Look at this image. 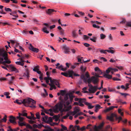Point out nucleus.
<instances>
[{
  "instance_id": "1",
  "label": "nucleus",
  "mask_w": 131,
  "mask_h": 131,
  "mask_svg": "<svg viewBox=\"0 0 131 131\" xmlns=\"http://www.w3.org/2000/svg\"><path fill=\"white\" fill-rule=\"evenodd\" d=\"M70 103V101L68 100L64 101L62 100L56 104L53 108V111L55 113L58 112L59 111L61 112L67 111L71 108V105L67 106Z\"/></svg>"
},
{
  "instance_id": "2",
  "label": "nucleus",
  "mask_w": 131,
  "mask_h": 131,
  "mask_svg": "<svg viewBox=\"0 0 131 131\" xmlns=\"http://www.w3.org/2000/svg\"><path fill=\"white\" fill-rule=\"evenodd\" d=\"M7 52L4 48L0 49V63L2 64L4 66H2L3 68L7 70V68L8 66L6 64H8V59Z\"/></svg>"
},
{
  "instance_id": "3",
  "label": "nucleus",
  "mask_w": 131,
  "mask_h": 131,
  "mask_svg": "<svg viewBox=\"0 0 131 131\" xmlns=\"http://www.w3.org/2000/svg\"><path fill=\"white\" fill-rule=\"evenodd\" d=\"M14 102H16L18 104H21L23 103L26 106H29L31 108L35 107V106L34 105L36 103V102L31 99L30 98L24 99L23 102L18 100H16V101H14Z\"/></svg>"
},
{
  "instance_id": "4",
  "label": "nucleus",
  "mask_w": 131,
  "mask_h": 131,
  "mask_svg": "<svg viewBox=\"0 0 131 131\" xmlns=\"http://www.w3.org/2000/svg\"><path fill=\"white\" fill-rule=\"evenodd\" d=\"M61 74L67 77H71L73 78V75L76 76H79V75L76 74L72 70H69L68 71L67 73L61 72Z\"/></svg>"
},
{
  "instance_id": "5",
  "label": "nucleus",
  "mask_w": 131,
  "mask_h": 131,
  "mask_svg": "<svg viewBox=\"0 0 131 131\" xmlns=\"http://www.w3.org/2000/svg\"><path fill=\"white\" fill-rule=\"evenodd\" d=\"M99 77L92 76L89 77L88 80L87 82L88 84H90L91 82L93 83L94 84L97 83L99 81L98 78ZM101 77H102L101 76Z\"/></svg>"
},
{
  "instance_id": "6",
  "label": "nucleus",
  "mask_w": 131,
  "mask_h": 131,
  "mask_svg": "<svg viewBox=\"0 0 131 131\" xmlns=\"http://www.w3.org/2000/svg\"><path fill=\"white\" fill-rule=\"evenodd\" d=\"M88 86L89 87L88 91L90 93H94L97 90V86H93L90 84H89Z\"/></svg>"
},
{
  "instance_id": "7",
  "label": "nucleus",
  "mask_w": 131,
  "mask_h": 131,
  "mask_svg": "<svg viewBox=\"0 0 131 131\" xmlns=\"http://www.w3.org/2000/svg\"><path fill=\"white\" fill-rule=\"evenodd\" d=\"M95 71L96 72L95 74L94 73H92V74L95 75L96 77H101V76H99V75L102 73V72L99 68L97 67L95 68L94 69Z\"/></svg>"
},
{
  "instance_id": "8",
  "label": "nucleus",
  "mask_w": 131,
  "mask_h": 131,
  "mask_svg": "<svg viewBox=\"0 0 131 131\" xmlns=\"http://www.w3.org/2000/svg\"><path fill=\"white\" fill-rule=\"evenodd\" d=\"M110 72L107 69L106 70V73H104L103 74V77L105 78L109 79H111L112 78V75H110L109 73Z\"/></svg>"
},
{
  "instance_id": "9",
  "label": "nucleus",
  "mask_w": 131,
  "mask_h": 131,
  "mask_svg": "<svg viewBox=\"0 0 131 131\" xmlns=\"http://www.w3.org/2000/svg\"><path fill=\"white\" fill-rule=\"evenodd\" d=\"M44 25L45 26L42 28V30L43 32L46 34H48L49 32L47 30V29L49 28V25L48 24L46 23H44Z\"/></svg>"
},
{
  "instance_id": "10",
  "label": "nucleus",
  "mask_w": 131,
  "mask_h": 131,
  "mask_svg": "<svg viewBox=\"0 0 131 131\" xmlns=\"http://www.w3.org/2000/svg\"><path fill=\"white\" fill-rule=\"evenodd\" d=\"M29 50L35 52H37L39 51V50L38 48H34L32 45L30 44V46L29 47Z\"/></svg>"
},
{
  "instance_id": "11",
  "label": "nucleus",
  "mask_w": 131,
  "mask_h": 131,
  "mask_svg": "<svg viewBox=\"0 0 131 131\" xmlns=\"http://www.w3.org/2000/svg\"><path fill=\"white\" fill-rule=\"evenodd\" d=\"M9 69L10 71H14L15 72H18V70L12 65H10L9 66Z\"/></svg>"
},
{
  "instance_id": "12",
  "label": "nucleus",
  "mask_w": 131,
  "mask_h": 131,
  "mask_svg": "<svg viewBox=\"0 0 131 131\" xmlns=\"http://www.w3.org/2000/svg\"><path fill=\"white\" fill-rule=\"evenodd\" d=\"M9 14L12 16L11 17L13 19H15L16 18L18 17V16L15 11H13L11 13H9Z\"/></svg>"
},
{
  "instance_id": "13",
  "label": "nucleus",
  "mask_w": 131,
  "mask_h": 131,
  "mask_svg": "<svg viewBox=\"0 0 131 131\" xmlns=\"http://www.w3.org/2000/svg\"><path fill=\"white\" fill-rule=\"evenodd\" d=\"M10 119L9 120L10 122L14 124L16 123L15 121V118L12 116H9Z\"/></svg>"
},
{
  "instance_id": "14",
  "label": "nucleus",
  "mask_w": 131,
  "mask_h": 131,
  "mask_svg": "<svg viewBox=\"0 0 131 131\" xmlns=\"http://www.w3.org/2000/svg\"><path fill=\"white\" fill-rule=\"evenodd\" d=\"M86 99H81L80 98L79 101V105L81 106H84V104H83V103H84L86 101Z\"/></svg>"
},
{
  "instance_id": "15",
  "label": "nucleus",
  "mask_w": 131,
  "mask_h": 131,
  "mask_svg": "<svg viewBox=\"0 0 131 131\" xmlns=\"http://www.w3.org/2000/svg\"><path fill=\"white\" fill-rule=\"evenodd\" d=\"M107 69L112 74H113L114 72L117 71L118 70L116 68H112L111 67H109Z\"/></svg>"
},
{
  "instance_id": "16",
  "label": "nucleus",
  "mask_w": 131,
  "mask_h": 131,
  "mask_svg": "<svg viewBox=\"0 0 131 131\" xmlns=\"http://www.w3.org/2000/svg\"><path fill=\"white\" fill-rule=\"evenodd\" d=\"M48 84L50 86V88L49 89L50 90H52L53 89L55 90L56 89V87L55 85L53 84L52 82H50V83H48Z\"/></svg>"
},
{
  "instance_id": "17",
  "label": "nucleus",
  "mask_w": 131,
  "mask_h": 131,
  "mask_svg": "<svg viewBox=\"0 0 131 131\" xmlns=\"http://www.w3.org/2000/svg\"><path fill=\"white\" fill-rule=\"evenodd\" d=\"M56 68L59 69H60L63 71H65L67 70V68L63 67L61 65L58 67H56Z\"/></svg>"
},
{
  "instance_id": "18",
  "label": "nucleus",
  "mask_w": 131,
  "mask_h": 131,
  "mask_svg": "<svg viewBox=\"0 0 131 131\" xmlns=\"http://www.w3.org/2000/svg\"><path fill=\"white\" fill-rule=\"evenodd\" d=\"M104 124V123L103 122H102V123H100L99 125L98 126H96V125H95L94 127V128L96 129H101L103 126Z\"/></svg>"
},
{
  "instance_id": "19",
  "label": "nucleus",
  "mask_w": 131,
  "mask_h": 131,
  "mask_svg": "<svg viewBox=\"0 0 131 131\" xmlns=\"http://www.w3.org/2000/svg\"><path fill=\"white\" fill-rule=\"evenodd\" d=\"M52 82L53 84L54 85H57L58 88H60V86L59 84V83L58 82L55 80H51L50 82Z\"/></svg>"
},
{
  "instance_id": "20",
  "label": "nucleus",
  "mask_w": 131,
  "mask_h": 131,
  "mask_svg": "<svg viewBox=\"0 0 131 131\" xmlns=\"http://www.w3.org/2000/svg\"><path fill=\"white\" fill-rule=\"evenodd\" d=\"M114 115L115 114H112L110 116H107V119L111 121H113L114 120V119L113 118V116H114Z\"/></svg>"
},
{
  "instance_id": "21",
  "label": "nucleus",
  "mask_w": 131,
  "mask_h": 131,
  "mask_svg": "<svg viewBox=\"0 0 131 131\" xmlns=\"http://www.w3.org/2000/svg\"><path fill=\"white\" fill-rule=\"evenodd\" d=\"M95 112H97L100 108H102V107H101L100 105L99 104H97L95 106Z\"/></svg>"
},
{
  "instance_id": "22",
  "label": "nucleus",
  "mask_w": 131,
  "mask_h": 131,
  "mask_svg": "<svg viewBox=\"0 0 131 131\" xmlns=\"http://www.w3.org/2000/svg\"><path fill=\"white\" fill-rule=\"evenodd\" d=\"M44 79L45 80L47 83H48L49 82V80L50 82L51 80H52L51 78L50 77H45L44 78Z\"/></svg>"
},
{
  "instance_id": "23",
  "label": "nucleus",
  "mask_w": 131,
  "mask_h": 131,
  "mask_svg": "<svg viewBox=\"0 0 131 131\" xmlns=\"http://www.w3.org/2000/svg\"><path fill=\"white\" fill-rule=\"evenodd\" d=\"M98 50V51H99L101 53H104V54H106L107 53V50H103L100 48H99Z\"/></svg>"
},
{
  "instance_id": "24",
  "label": "nucleus",
  "mask_w": 131,
  "mask_h": 131,
  "mask_svg": "<svg viewBox=\"0 0 131 131\" xmlns=\"http://www.w3.org/2000/svg\"><path fill=\"white\" fill-rule=\"evenodd\" d=\"M6 117L7 116L5 115L3 118L0 120V124H1L3 122H6Z\"/></svg>"
},
{
  "instance_id": "25",
  "label": "nucleus",
  "mask_w": 131,
  "mask_h": 131,
  "mask_svg": "<svg viewBox=\"0 0 131 131\" xmlns=\"http://www.w3.org/2000/svg\"><path fill=\"white\" fill-rule=\"evenodd\" d=\"M59 116L55 115L53 116L52 117V119H54L55 121H58L59 119Z\"/></svg>"
},
{
  "instance_id": "26",
  "label": "nucleus",
  "mask_w": 131,
  "mask_h": 131,
  "mask_svg": "<svg viewBox=\"0 0 131 131\" xmlns=\"http://www.w3.org/2000/svg\"><path fill=\"white\" fill-rule=\"evenodd\" d=\"M29 71L28 69L26 70V72L24 73V76L26 78H28L29 77Z\"/></svg>"
},
{
  "instance_id": "27",
  "label": "nucleus",
  "mask_w": 131,
  "mask_h": 131,
  "mask_svg": "<svg viewBox=\"0 0 131 131\" xmlns=\"http://www.w3.org/2000/svg\"><path fill=\"white\" fill-rule=\"evenodd\" d=\"M56 11L55 10L53 9H48V10L46 11V13L48 14H50L52 12Z\"/></svg>"
},
{
  "instance_id": "28",
  "label": "nucleus",
  "mask_w": 131,
  "mask_h": 131,
  "mask_svg": "<svg viewBox=\"0 0 131 131\" xmlns=\"http://www.w3.org/2000/svg\"><path fill=\"white\" fill-rule=\"evenodd\" d=\"M72 36L74 38H76L77 37L75 30H73L72 31Z\"/></svg>"
},
{
  "instance_id": "29",
  "label": "nucleus",
  "mask_w": 131,
  "mask_h": 131,
  "mask_svg": "<svg viewBox=\"0 0 131 131\" xmlns=\"http://www.w3.org/2000/svg\"><path fill=\"white\" fill-rule=\"evenodd\" d=\"M48 117L47 116H45L43 117L42 118V120L43 121L47 123V121Z\"/></svg>"
},
{
  "instance_id": "30",
  "label": "nucleus",
  "mask_w": 131,
  "mask_h": 131,
  "mask_svg": "<svg viewBox=\"0 0 131 131\" xmlns=\"http://www.w3.org/2000/svg\"><path fill=\"white\" fill-rule=\"evenodd\" d=\"M19 130V128H15L13 129H12L10 128V126H9V131H18Z\"/></svg>"
},
{
  "instance_id": "31",
  "label": "nucleus",
  "mask_w": 131,
  "mask_h": 131,
  "mask_svg": "<svg viewBox=\"0 0 131 131\" xmlns=\"http://www.w3.org/2000/svg\"><path fill=\"white\" fill-rule=\"evenodd\" d=\"M80 110L79 107H76L74 108V111L76 113L79 112Z\"/></svg>"
},
{
  "instance_id": "32",
  "label": "nucleus",
  "mask_w": 131,
  "mask_h": 131,
  "mask_svg": "<svg viewBox=\"0 0 131 131\" xmlns=\"http://www.w3.org/2000/svg\"><path fill=\"white\" fill-rule=\"evenodd\" d=\"M112 110V106H110L108 108H107L104 110V112H106L110 111Z\"/></svg>"
},
{
  "instance_id": "33",
  "label": "nucleus",
  "mask_w": 131,
  "mask_h": 131,
  "mask_svg": "<svg viewBox=\"0 0 131 131\" xmlns=\"http://www.w3.org/2000/svg\"><path fill=\"white\" fill-rule=\"evenodd\" d=\"M123 109H121L119 108L118 109V113L120 114L121 116H122L123 115V112H122V111H123Z\"/></svg>"
},
{
  "instance_id": "34",
  "label": "nucleus",
  "mask_w": 131,
  "mask_h": 131,
  "mask_svg": "<svg viewBox=\"0 0 131 131\" xmlns=\"http://www.w3.org/2000/svg\"><path fill=\"white\" fill-rule=\"evenodd\" d=\"M52 118L51 117H48L47 121V123H50L51 122H52Z\"/></svg>"
},
{
  "instance_id": "35",
  "label": "nucleus",
  "mask_w": 131,
  "mask_h": 131,
  "mask_svg": "<svg viewBox=\"0 0 131 131\" xmlns=\"http://www.w3.org/2000/svg\"><path fill=\"white\" fill-rule=\"evenodd\" d=\"M52 110L51 108H50L48 110V111H46L45 112L46 113L48 114H50L49 113H51L50 114V115L52 116V114L51 113L52 112Z\"/></svg>"
},
{
  "instance_id": "36",
  "label": "nucleus",
  "mask_w": 131,
  "mask_h": 131,
  "mask_svg": "<svg viewBox=\"0 0 131 131\" xmlns=\"http://www.w3.org/2000/svg\"><path fill=\"white\" fill-rule=\"evenodd\" d=\"M80 69L81 71L84 72L86 68L85 66H82L81 67Z\"/></svg>"
},
{
  "instance_id": "37",
  "label": "nucleus",
  "mask_w": 131,
  "mask_h": 131,
  "mask_svg": "<svg viewBox=\"0 0 131 131\" xmlns=\"http://www.w3.org/2000/svg\"><path fill=\"white\" fill-rule=\"evenodd\" d=\"M18 125L20 126H25L26 125V124L25 122H22L18 121Z\"/></svg>"
},
{
  "instance_id": "38",
  "label": "nucleus",
  "mask_w": 131,
  "mask_h": 131,
  "mask_svg": "<svg viewBox=\"0 0 131 131\" xmlns=\"http://www.w3.org/2000/svg\"><path fill=\"white\" fill-rule=\"evenodd\" d=\"M86 127V128L88 129H90V131L92 130V126L91 124H89Z\"/></svg>"
},
{
  "instance_id": "39",
  "label": "nucleus",
  "mask_w": 131,
  "mask_h": 131,
  "mask_svg": "<svg viewBox=\"0 0 131 131\" xmlns=\"http://www.w3.org/2000/svg\"><path fill=\"white\" fill-rule=\"evenodd\" d=\"M15 63L17 64L20 65L22 66H23L24 64V63H22L21 61H17L15 62Z\"/></svg>"
},
{
  "instance_id": "40",
  "label": "nucleus",
  "mask_w": 131,
  "mask_h": 131,
  "mask_svg": "<svg viewBox=\"0 0 131 131\" xmlns=\"http://www.w3.org/2000/svg\"><path fill=\"white\" fill-rule=\"evenodd\" d=\"M68 113L69 115H70L71 116H73L76 114L74 111L73 112L70 111L68 112Z\"/></svg>"
},
{
  "instance_id": "41",
  "label": "nucleus",
  "mask_w": 131,
  "mask_h": 131,
  "mask_svg": "<svg viewBox=\"0 0 131 131\" xmlns=\"http://www.w3.org/2000/svg\"><path fill=\"white\" fill-rule=\"evenodd\" d=\"M64 51L65 53L66 54L68 53L69 52V49L66 47H64Z\"/></svg>"
},
{
  "instance_id": "42",
  "label": "nucleus",
  "mask_w": 131,
  "mask_h": 131,
  "mask_svg": "<svg viewBox=\"0 0 131 131\" xmlns=\"http://www.w3.org/2000/svg\"><path fill=\"white\" fill-rule=\"evenodd\" d=\"M127 22V21H126V19L125 18H123L122 19V20L120 22V23L122 24H126Z\"/></svg>"
},
{
  "instance_id": "43",
  "label": "nucleus",
  "mask_w": 131,
  "mask_h": 131,
  "mask_svg": "<svg viewBox=\"0 0 131 131\" xmlns=\"http://www.w3.org/2000/svg\"><path fill=\"white\" fill-rule=\"evenodd\" d=\"M78 64V63H75L73 65H71V68L72 69H74L76 67L77 65Z\"/></svg>"
},
{
  "instance_id": "44",
  "label": "nucleus",
  "mask_w": 131,
  "mask_h": 131,
  "mask_svg": "<svg viewBox=\"0 0 131 131\" xmlns=\"http://www.w3.org/2000/svg\"><path fill=\"white\" fill-rule=\"evenodd\" d=\"M114 116H115L116 119L118 120V122H119L120 121L122 120V118L121 116L117 117L116 115H114Z\"/></svg>"
},
{
  "instance_id": "45",
  "label": "nucleus",
  "mask_w": 131,
  "mask_h": 131,
  "mask_svg": "<svg viewBox=\"0 0 131 131\" xmlns=\"http://www.w3.org/2000/svg\"><path fill=\"white\" fill-rule=\"evenodd\" d=\"M100 37L101 39H103L106 37V36L103 34H100Z\"/></svg>"
},
{
  "instance_id": "46",
  "label": "nucleus",
  "mask_w": 131,
  "mask_h": 131,
  "mask_svg": "<svg viewBox=\"0 0 131 131\" xmlns=\"http://www.w3.org/2000/svg\"><path fill=\"white\" fill-rule=\"evenodd\" d=\"M99 59L101 60H102L104 62H106L107 60L105 58L103 57H100L99 58Z\"/></svg>"
},
{
  "instance_id": "47",
  "label": "nucleus",
  "mask_w": 131,
  "mask_h": 131,
  "mask_svg": "<svg viewBox=\"0 0 131 131\" xmlns=\"http://www.w3.org/2000/svg\"><path fill=\"white\" fill-rule=\"evenodd\" d=\"M36 118H37L38 119H40V114L39 112L37 113L36 114Z\"/></svg>"
},
{
  "instance_id": "48",
  "label": "nucleus",
  "mask_w": 131,
  "mask_h": 131,
  "mask_svg": "<svg viewBox=\"0 0 131 131\" xmlns=\"http://www.w3.org/2000/svg\"><path fill=\"white\" fill-rule=\"evenodd\" d=\"M107 51L109 53H110L112 54H113L114 53V51L113 50L111 49L107 50Z\"/></svg>"
},
{
  "instance_id": "49",
  "label": "nucleus",
  "mask_w": 131,
  "mask_h": 131,
  "mask_svg": "<svg viewBox=\"0 0 131 131\" xmlns=\"http://www.w3.org/2000/svg\"><path fill=\"white\" fill-rule=\"evenodd\" d=\"M113 79L114 81H120L121 80V79L120 78L116 77L113 78Z\"/></svg>"
},
{
  "instance_id": "50",
  "label": "nucleus",
  "mask_w": 131,
  "mask_h": 131,
  "mask_svg": "<svg viewBox=\"0 0 131 131\" xmlns=\"http://www.w3.org/2000/svg\"><path fill=\"white\" fill-rule=\"evenodd\" d=\"M126 25L127 26L131 27V21L129 22H127V23H126Z\"/></svg>"
},
{
  "instance_id": "51",
  "label": "nucleus",
  "mask_w": 131,
  "mask_h": 131,
  "mask_svg": "<svg viewBox=\"0 0 131 131\" xmlns=\"http://www.w3.org/2000/svg\"><path fill=\"white\" fill-rule=\"evenodd\" d=\"M14 78V77H11L10 78L9 77V78H10V81H9V83H12V81L13 80Z\"/></svg>"
},
{
  "instance_id": "52",
  "label": "nucleus",
  "mask_w": 131,
  "mask_h": 131,
  "mask_svg": "<svg viewBox=\"0 0 131 131\" xmlns=\"http://www.w3.org/2000/svg\"><path fill=\"white\" fill-rule=\"evenodd\" d=\"M92 26L94 28H96L97 29H99L100 28V27L99 26L97 25H96L95 24H93L92 25Z\"/></svg>"
},
{
  "instance_id": "53",
  "label": "nucleus",
  "mask_w": 131,
  "mask_h": 131,
  "mask_svg": "<svg viewBox=\"0 0 131 131\" xmlns=\"http://www.w3.org/2000/svg\"><path fill=\"white\" fill-rule=\"evenodd\" d=\"M25 126H26V127L27 128H29L31 129H32V127L29 124H26Z\"/></svg>"
},
{
  "instance_id": "54",
  "label": "nucleus",
  "mask_w": 131,
  "mask_h": 131,
  "mask_svg": "<svg viewBox=\"0 0 131 131\" xmlns=\"http://www.w3.org/2000/svg\"><path fill=\"white\" fill-rule=\"evenodd\" d=\"M17 119H18L19 120V122H22L23 121V120L24 119V118L23 117H19L18 118H17Z\"/></svg>"
},
{
  "instance_id": "55",
  "label": "nucleus",
  "mask_w": 131,
  "mask_h": 131,
  "mask_svg": "<svg viewBox=\"0 0 131 131\" xmlns=\"http://www.w3.org/2000/svg\"><path fill=\"white\" fill-rule=\"evenodd\" d=\"M96 38L95 37H94L93 38H90V40L94 42H96Z\"/></svg>"
},
{
  "instance_id": "56",
  "label": "nucleus",
  "mask_w": 131,
  "mask_h": 131,
  "mask_svg": "<svg viewBox=\"0 0 131 131\" xmlns=\"http://www.w3.org/2000/svg\"><path fill=\"white\" fill-rule=\"evenodd\" d=\"M31 115V117H32V119L35 120L36 119V118L34 117V115L31 112H30Z\"/></svg>"
},
{
  "instance_id": "57",
  "label": "nucleus",
  "mask_w": 131,
  "mask_h": 131,
  "mask_svg": "<svg viewBox=\"0 0 131 131\" xmlns=\"http://www.w3.org/2000/svg\"><path fill=\"white\" fill-rule=\"evenodd\" d=\"M61 126L62 128V129H63V130H67V128L64 126L63 125H61Z\"/></svg>"
},
{
  "instance_id": "58",
  "label": "nucleus",
  "mask_w": 131,
  "mask_h": 131,
  "mask_svg": "<svg viewBox=\"0 0 131 131\" xmlns=\"http://www.w3.org/2000/svg\"><path fill=\"white\" fill-rule=\"evenodd\" d=\"M64 30L62 29L60 31V35L61 36H63L64 34Z\"/></svg>"
},
{
  "instance_id": "59",
  "label": "nucleus",
  "mask_w": 131,
  "mask_h": 131,
  "mask_svg": "<svg viewBox=\"0 0 131 131\" xmlns=\"http://www.w3.org/2000/svg\"><path fill=\"white\" fill-rule=\"evenodd\" d=\"M103 81H102L101 82V86L99 88H97V89H99V90H101L102 88H103Z\"/></svg>"
},
{
  "instance_id": "60",
  "label": "nucleus",
  "mask_w": 131,
  "mask_h": 131,
  "mask_svg": "<svg viewBox=\"0 0 131 131\" xmlns=\"http://www.w3.org/2000/svg\"><path fill=\"white\" fill-rule=\"evenodd\" d=\"M117 67L120 70H123V67L122 66H117Z\"/></svg>"
},
{
  "instance_id": "61",
  "label": "nucleus",
  "mask_w": 131,
  "mask_h": 131,
  "mask_svg": "<svg viewBox=\"0 0 131 131\" xmlns=\"http://www.w3.org/2000/svg\"><path fill=\"white\" fill-rule=\"evenodd\" d=\"M86 128V127L84 126L80 128V130L81 131H83L85 130Z\"/></svg>"
},
{
  "instance_id": "62",
  "label": "nucleus",
  "mask_w": 131,
  "mask_h": 131,
  "mask_svg": "<svg viewBox=\"0 0 131 131\" xmlns=\"http://www.w3.org/2000/svg\"><path fill=\"white\" fill-rule=\"evenodd\" d=\"M42 96L43 97H46L47 96H48V93H42L41 94Z\"/></svg>"
},
{
  "instance_id": "63",
  "label": "nucleus",
  "mask_w": 131,
  "mask_h": 131,
  "mask_svg": "<svg viewBox=\"0 0 131 131\" xmlns=\"http://www.w3.org/2000/svg\"><path fill=\"white\" fill-rule=\"evenodd\" d=\"M7 78H5L2 77L0 78V80L1 81H5L7 80Z\"/></svg>"
},
{
  "instance_id": "64",
  "label": "nucleus",
  "mask_w": 131,
  "mask_h": 131,
  "mask_svg": "<svg viewBox=\"0 0 131 131\" xmlns=\"http://www.w3.org/2000/svg\"><path fill=\"white\" fill-rule=\"evenodd\" d=\"M92 105L90 104L88 106V108L89 109H91L94 107Z\"/></svg>"
}]
</instances>
